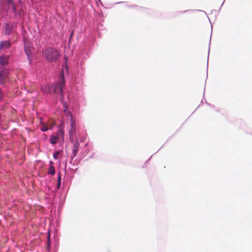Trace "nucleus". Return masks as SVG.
I'll return each instance as SVG.
<instances>
[{
  "label": "nucleus",
  "mask_w": 252,
  "mask_h": 252,
  "mask_svg": "<svg viewBox=\"0 0 252 252\" xmlns=\"http://www.w3.org/2000/svg\"><path fill=\"white\" fill-rule=\"evenodd\" d=\"M64 113L67 116H70V118H71V117H72V114L71 113V112L70 111H67L66 110H64Z\"/></svg>",
  "instance_id": "2eb2a0df"
},
{
  "label": "nucleus",
  "mask_w": 252,
  "mask_h": 252,
  "mask_svg": "<svg viewBox=\"0 0 252 252\" xmlns=\"http://www.w3.org/2000/svg\"><path fill=\"white\" fill-rule=\"evenodd\" d=\"M64 131L63 128H60L58 131L55 134L52 135L50 138V143L53 144H56L57 143L58 140L59 139L60 135L63 137Z\"/></svg>",
  "instance_id": "20e7f679"
},
{
  "label": "nucleus",
  "mask_w": 252,
  "mask_h": 252,
  "mask_svg": "<svg viewBox=\"0 0 252 252\" xmlns=\"http://www.w3.org/2000/svg\"><path fill=\"white\" fill-rule=\"evenodd\" d=\"M9 32L8 31L6 30V33H9Z\"/></svg>",
  "instance_id": "a211bd4d"
},
{
  "label": "nucleus",
  "mask_w": 252,
  "mask_h": 252,
  "mask_svg": "<svg viewBox=\"0 0 252 252\" xmlns=\"http://www.w3.org/2000/svg\"><path fill=\"white\" fill-rule=\"evenodd\" d=\"M59 152H57L56 153L54 154L53 157H54V158H55V159H57L58 158L57 155L59 154Z\"/></svg>",
  "instance_id": "f3484780"
},
{
  "label": "nucleus",
  "mask_w": 252,
  "mask_h": 252,
  "mask_svg": "<svg viewBox=\"0 0 252 252\" xmlns=\"http://www.w3.org/2000/svg\"><path fill=\"white\" fill-rule=\"evenodd\" d=\"M48 127L47 126H46L45 124H44L42 125L41 128V130L43 131H47L48 129Z\"/></svg>",
  "instance_id": "ddd939ff"
},
{
  "label": "nucleus",
  "mask_w": 252,
  "mask_h": 252,
  "mask_svg": "<svg viewBox=\"0 0 252 252\" xmlns=\"http://www.w3.org/2000/svg\"><path fill=\"white\" fill-rule=\"evenodd\" d=\"M8 60V56H1L0 57V64L5 65L7 64Z\"/></svg>",
  "instance_id": "9d476101"
},
{
  "label": "nucleus",
  "mask_w": 252,
  "mask_h": 252,
  "mask_svg": "<svg viewBox=\"0 0 252 252\" xmlns=\"http://www.w3.org/2000/svg\"><path fill=\"white\" fill-rule=\"evenodd\" d=\"M11 45L10 41L6 40L1 42L0 44V49H5L9 48Z\"/></svg>",
  "instance_id": "0eeeda50"
},
{
  "label": "nucleus",
  "mask_w": 252,
  "mask_h": 252,
  "mask_svg": "<svg viewBox=\"0 0 252 252\" xmlns=\"http://www.w3.org/2000/svg\"><path fill=\"white\" fill-rule=\"evenodd\" d=\"M29 43L28 42H25V51L28 57H30L32 54L30 47L29 46Z\"/></svg>",
  "instance_id": "6e6552de"
},
{
  "label": "nucleus",
  "mask_w": 252,
  "mask_h": 252,
  "mask_svg": "<svg viewBox=\"0 0 252 252\" xmlns=\"http://www.w3.org/2000/svg\"><path fill=\"white\" fill-rule=\"evenodd\" d=\"M43 54L46 60L51 63L57 61L60 56V53L57 50L52 48L45 49Z\"/></svg>",
  "instance_id": "f257e3e1"
},
{
  "label": "nucleus",
  "mask_w": 252,
  "mask_h": 252,
  "mask_svg": "<svg viewBox=\"0 0 252 252\" xmlns=\"http://www.w3.org/2000/svg\"><path fill=\"white\" fill-rule=\"evenodd\" d=\"M50 164H52V161H50Z\"/></svg>",
  "instance_id": "6ab92c4d"
},
{
  "label": "nucleus",
  "mask_w": 252,
  "mask_h": 252,
  "mask_svg": "<svg viewBox=\"0 0 252 252\" xmlns=\"http://www.w3.org/2000/svg\"><path fill=\"white\" fill-rule=\"evenodd\" d=\"M7 3L9 5H11L13 7V8L14 10H15V6L14 5V4L12 1V0H7Z\"/></svg>",
  "instance_id": "4468645a"
},
{
  "label": "nucleus",
  "mask_w": 252,
  "mask_h": 252,
  "mask_svg": "<svg viewBox=\"0 0 252 252\" xmlns=\"http://www.w3.org/2000/svg\"><path fill=\"white\" fill-rule=\"evenodd\" d=\"M48 173L52 175H54L55 174V169L53 166L52 165L50 166Z\"/></svg>",
  "instance_id": "9b49d317"
},
{
  "label": "nucleus",
  "mask_w": 252,
  "mask_h": 252,
  "mask_svg": "<svg viewBox=\"0 0 252 252\" xmlns=\"http://www.w3.org/2000/svg\"><path fill=\"white\" fill-rule=\"evenodd\" d=\"M65 84L64 77L63 75H62V80L59 83H55L51 85L52 92L53 93L60 94L62 99L63 98V88Z\"/></svg>",
  "instance_id": "f03ea898"
},
{
  "label": "nucleus",
  "mask_w": 252,
  "mask_h": 252,
  "mask_svg": "<svg viewBox=\"0 0 252 252\" xmlns=\"http://www.w3.org/2000/svg\"><path fill=\"white\" fill-rule=\"evenodd\" d=\"M41 89H42V92L46 94H48L52 93L51 86H50L48 85H46L44 86H43L41 88Z\"/></svg>",
  "instance_id": "1a4fd4ad"
},
{
  "label": "nucleus",
  "mask_w": 252,
  "mask_h": 252,
  "mask_svg": "<svg viewBox=\"0 0 252 252\" xmlns=\"http://www.w3.org/2000/svg\"><path fill=\"white\" fill-rule=\"evenodd\" d=\"M70 122V128L68 131V135L69 137L70 141H73V139H78L76 136V123L75 120L73 119V117L70 118L69 120Z\"/></svg>",
  "instance_id": "7ed1b4c3"
},
{
  "label": "nucleus",
  "mask_w": 252,
  "mask_h": 252,
  "mask_svg": "<svg viewBox=\"0 0 252 252\" xmlns=\"http://www.w3.org/2000/svg\"><path fill=\"white\" fill-rule=\"evenodd\" d=\"M70 142L73 144V157H75L79 151V143L78 141V139H73V141H70Z\"/></svg>",
  "instance_id": "423d86ee"
},
{
  "label": "nucleus",
  "mask_w": 252,
  "mask_h": 252,
  "mask_svg": "<svg viewBox=\"0 0 252 252\" xmlns=\"http://www.w3.org/2000/svg\"><path fill=\"white\" fill-rule=\"evenodd\" d=\"M8 71L6 69H2L0 71V83L3 84L8 79Z\"/></svg>",
  "instance_id": "39448f33"
},
{
  "label": "nucleus",
  "mask_w": 252,
  "mask_h": 252,
  "mask_svg": "<svg viewBox=\"0 0 252 252\" xmlns=\"http://www.w3.org/2000/svg\"><path fill=\"white\" fill-rule=\"evenodd\" d=\"M50 233H49L48 236V244H47V246L48 248H49L50 247Z\"/></svg>",
  "instance_id": "dca6fc26"
},
{
  "label": "nucleus",
  "mask_w": 252,
  "mask_h": 252,
  "mask_svg": "<svg viewBox=\"0 0 252 252\" xmlns=\"http://www.w3.org/2000/svg\"><path fill=\"white\" fill-rule=\"evenodd\" d=\"M61 173L59 172L58 174V189H59L61 186Z\"/></svg>",
  "instance_id": "f8f14e48"
}]
</instances>
